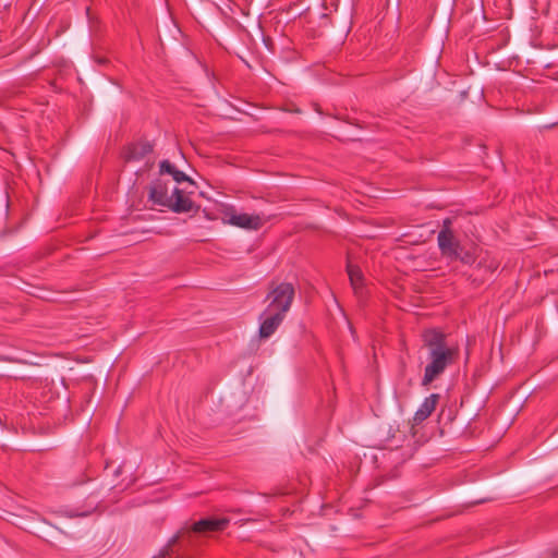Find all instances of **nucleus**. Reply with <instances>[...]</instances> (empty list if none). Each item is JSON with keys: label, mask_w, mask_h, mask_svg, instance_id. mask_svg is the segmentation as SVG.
<instances>
[{"label": "nucleus", "mask_w": 558, "mask_h": 558, "mask_svg": "<svg viewBox=\"0 0 558 558\" xmlns=\"http://www.w3.org/2000/svg\"><path fill=\"white\" fill-rule=\"evenodd\" d=\"M424 345L428 350V364L422 379L423 386L430 385L446 368L453 364L459 354L458 347L447 344L446 335L438 329H426L422 333Z\"/></svg>", "instance_id": "obj_1"}, {"label": "nucleus", "mask_w": 558, "mask_h": 558, "mask_svg": "<svg viewBox=\"0 0 558 558\" xmlns=\"http://www.w3.org/2000/svg\"><path fill=\"white\" fill-rule=\"evenodd\" d=\"M229 522L230 520L227 518H206L195 522L191 529H181L169 539L159 556L154 558H192L187 549L194 543L193 533L222 531Z\"/></svg>", "instance_id": "obj_2"}, {"label": "nucleus", "mask_w": 558, "mask_h": 558, "mask_svg": "<svg viewBox=\"0 0 558 558\" xmlns=\"http://www.w3.org/2000/svg\"><path fill=\"white\" fill-rule=\"evenodd\" d=\"M148 198L155 205L167 207L177 214L196 211L198 209L195 203L182 190L177 186L170 190L169 181L161 179H157L150 184Z\"/></svg>", "instance_id": "obj_3"}, {"label": "nucleus", "mask_w": 558, "mask_h": 558, "mask_svg": "<svg viewBox=\"0 0 558 558\" xmlns=\"http://www.w3.org/2000/svg\"><path fill=\"white\" fill-rule=\"evenodd\" d=\"M437 243L441 255L450 262L459 260L465 265H471L475 262L474 255L470 251L464 250L454 235L449 218L442 222V228L437 235Z\"/></svg>", "instance_id": "obj_4"}, {"label": "nucleus", "mask_w": 558, "mask_h": 558, "mask_svg": "<svg viewBox=\"0 0 558 558\" xmlns=\"http://www.w3.org/2000/svg\"><path fill=\"white\" fill-rule=\"evenodd\" d=\"M295 290L290 282H281L271 287L266 296L268 305L265 308V313H277L286 316L292 305Z\"/></svg>", "instance_id": "obj_5"}, {"label": "nucleus", "mask_w": 558, "mask_h": 558, "mask_svg": "<svg viewBox=\"0 0 558 558\" xmlns=\"http://www.w3.org/2000/svg\"><path fill=\"white\" fill-rule=\"evenodd\" d=\"M222 222L245 230H258L263 226L258 215L239 214L232 206L225 208Z\"/></svg>", "instance_id": "obj_6"}, {"label": "nucleus", "mask_w": 558, "mask_h": 558, "mask_svg": "<svg viewBox=\"0 0 558 558\" xmlns=\"http://www.w3.org/2000/svg\"><path fill=\"white\" fill-rule=\"evenodd\" d=\"M153 151V145L147 141L129 144L123 151L125 161H140Z\"/></svg>", "instance_id": "obj_7"}, {"label": "nucleus", "mask_w": 558, "mask_h": 558, "mask_svg": "<svg viewBox=\"0 0 558 558\" xmlns=\"http://www.w3.org/2000/svg\"><path fill=\"white\" fill-rule=\"evenodd\" d=\"M440 396L438 393H432L421 403L420 408L413 415L414 424L418 425L427 420L430 414L435 411Z\"/></svg>", "instance_id": "obj_8"}, {"label": "nucleus", "mask_w": 558, "mask_h": 558, "mask_svg": "<svg viewBox=\"0 0 558 558\" xmlns=\"http://www.w3.org/2000/svg\"><path fill=\"white\" fill-rule=\"evenodd\" d=\"M266 317L263 319L259 326V337L269 338L283 322L284 316L277 313H263Z\"/></svg>", "instance_id": "obj_9"}, {"label": "nucleus", "mask_w": 558, "mask_h": 558, "mask_svg": "<svg viewBox=\"0 0 558 558\" xmlns=\"http://www.w3.org/2000/svg\"><path fill=\"white\" fill-rule=\"evenodd\" d=\"M347 272L354 292L360 293L364 288V275L360 266L353 264L350 257L347 260Z\"/></svg>", "instance_id": "obj_10"}, {"label": "nucleus", "mask_w": 558, "mask_h": 558, "mask_svg": "<svg viewBox=\"0 0 558 558\" xmlns=\"http://www.w3.org/2000/svg\"><path fill=\"white\" fill-rule=\"evenodd\" d=\"M161 174H170L177 183L192 182V180L182 171L178 170L169 160H162L159 165Z\"/></svg>", "instance_id": "obj_11"}]
</instances>
